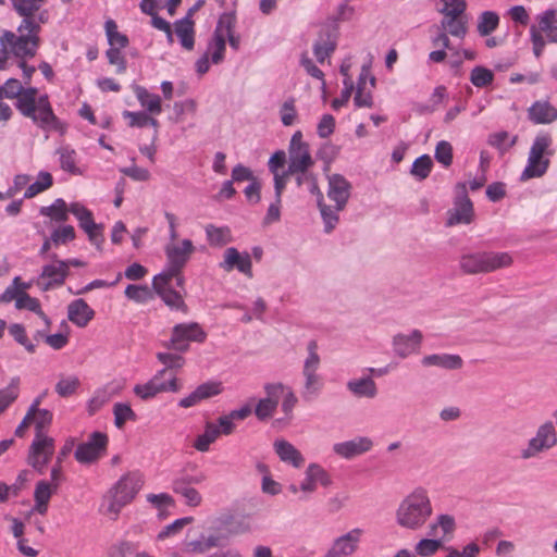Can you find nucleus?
I'll return each mask as SVG.
<instances>
[{
	"label": "nucleus",
	"mask_w": 557,
	"mask_h": 557,
	"mask_svg": "<svg viewBox=\"0 0 557 557\" xmlns=\"http://www.w3.org/2000/svg\"><path fill=\"white\" fill-rule=\"evenodd\" d=\"M3 89L8 99H16L18 112L42 131H59L62 123L54 114L47 94L39 95L36 87H24L18 79L9 78Z\"/></svg>",
	"instance_id": "1"
},
{
	"label": "nucleus",
	"mask_w": 557,
	"mask_h": 557,
	"mask_svg": "<svg viewBox=\"0 0 557 557\" xmlns=\"http://www.w3.org/2000/svg\"><path fill=\"white\" fill-rule=\"evenodd\" d=\"M40 29L24 28L16 33L3 30L0 35V47L7 49L11 55L17 59V65L23 72L25 84H29L36 69L27 65L26 61L36 55L40 45Z\"/></svg>",
	"instance_id": "2"
},
{
	"label": "nucleus",
	"mask_w": 557,
	"mask_h": 557,
	"mask_svg": "<svg viewBox=\"0 0 557 557\" xmlns=\"http://www.w3.org/2000/svg\"><path fill=\"white\" fill-rule=\"evenodd\" d=\"M433 508L428 491L418 486L399 504L396 511L397 523L408 530H419L432 516Z\"/></svg>",
	"instance_id": "3"
},
{
	"label": "nucleus",
	"mask_w": 557,
	"mask_h": 557,
	"mask_svg": "<svg viewBox=\"0 0 557 557\" xmlns=\"http://www.w3.org/2000/svg\"><path fill=\"white\" fill-rule=\"evenodd\" d=\"M553 139L548 133H540L535 136L527 160V165L520 175V181L544 176L549 168V158L554 154Z\"/></svg>",
	"instance_id": "4"
},
{
	"label": "nucleus",
	"mask_w": 557,
	"mask_h": 557,
	"mask_svg": "<svg viewBox=\"0 0 557 557\" xmlns=\"http://www.w3.org/2000/svg\"><path fill=\"white\" fill-rule=\"evenodd\" d=\"M321 358L318 354V344L311 341L307 345V357L304 360L301 369V397L305 401L315 399L323 389V377L319 374Z\"/></svg>",
	"instance_id": "5"
},
{
	"label": "nucleus",
	"mask_w": 557,
	"mask_h": 557,
	"mask_svg": "<svg viewBox=\"0 0 557 557\" xmlns=\"http://www.w3.org/2000/svg\"><path fill=\"white\" fill-rule=\"evenodd\" d=\"M512 258L508 252L478 251L460 257V269L467 274L488 273L509 267Z\"/></svg>",
	"instance_id": "6"
},
{
	"label": "nucleus",
	"mask_w": 557,
	"mask_h": 557,
	"mask_svg": "<svg viewBox=\"0 0 557 557\" xmlns=\"http://www.w3.org/2000/svg\"><path fill=\"white\" fill-rule=\"evenodd\" d=\"M143 478L137 472L122 476L111 490V500L108 510L117 515L121 509L129 504L143 486Z\"/></svg>",
	"instance_id": "7"
},
{
	"label": "nucleus",
	"mask_w": 557,
	"mask_h": 557,
	"mask_svg": "<svg viewBox=\"0 0 557 557\" xmlns=\"http://www.w3.org/2000/svg\"><path fill=\"white\" fill-rule=\"evenodd\" d=\"M195 251L196 247L188 238L180 239L177 237V239H170L164 246L168 268L161 273L173 276L176 275L177 272H182Z\"/></svg>",
	"instance_id": "8"
},
{
	"label": "nucleus",
	"mask_w": 557,
	"mask_h": 557,
	"mask_svg": "<svg viewBox=\"0 0 557 557\" xmlns=\"http://www.w3.org/2000/svg\"><path fill=\"white\" fill-rule=\"evenodd\" d=\"M11 3L15 12L23 17L16 30L41 29V24L49 20L48 10H40L41 4L35 0H11Z\"/></svg>",
	"instance_id": "9"
},
{
	"label": "nucleus",
	"mask_w": 557,
	"mask_h": 557,
	"mask_svg": "<svg viewBox=\"0 0 557 557\" xmlns=\"http://www.w3.org/2000/svg\"><path fill=\"white\" fill-rule=\"evenodd\" d=\"M207 337L200 324L196 322L178 323L172 330V336L166 344L168 348L185 352L191 342L202 343Z\"/></svg>",
	"instance_id": "10"
},
{
	"label": "nucleus",
	"mask_w": 557,
	"mask_h": 557,
	"mask_svg": "<svg viewBox=\"0 0 557 557\" xmlns=\"http://www.w3.org/2000/svg\"><path fill=\"white\" fill-rule=\"evenodd\" d=\"M313 159L309 151V146L302 140V134L297 131L290 138L288 147V168L289 176L299 172L310 170L313 165Z\"/></svg>",
	"instance_id": "11"
},
{
	"label": "nucleus",
	"mask_w": 557,
	"mask_h": 557,
	"mask_svg": "<svg viewBox=\"0 0 557 557\" xmlns=\"http://www.w3.org/2000/svg\"><path fill=\"white\" fill-rule=\"evenodd\" d=\"M557 444V432L552 421L541 424L533 437L528 442L527 448L521 450L522 459H530L542 451L553 448Z\"/></svg>",
	"instance_id": "12"
},
{
	"label": "nucleus",
	"mask_w": 557,
	"mask_h": 557,
	"mask_svg": "<svg viewBox=\"0 0 557 557\" xmlns=\"http://www.w3.org/2000/svg\"><path fill=\"white\" fill-rule=\"evenodd\" d=\"M54 451L53 438L44 433H36L29 447L28 465L39 473H44Z\"/></svg>",
	"instance_id": "13"
},
{
	"label": "nucleus",
	"mask_w": 557,
	"mask_h": 557,
	"mask_svg": "<svg viewBox=\"0 0 557 557\" xmlns=\"http://www.w3.org/2000/svg\"><path fill=\"white\" fill-rule=\"evenodd\" d=\"M108 436L106 433L96 431L88 440L79 444L75 450V458L81 463H90L99 459L107 450Z\"/></svg>",
	"instance_id": "14"
},
{
	"label": "nucleus",
	"mask_w": 557,
	"mask_h": 557,
	"mask_svg": "<svg viewBox=\"0 0 557 557\" xmlns=\"http://www.w3.org/2000/svg\"><path fill=\"white\" fill-rule=\"evenodd\" d=\"M51 258L54 262L44 265L40 275L35 280V284L42 292H48L62 286L67 277L63 261L57 260L55 255Z\"/></svg>",
	"instance_id": "15"
},
{
	"label": "nucleus",
	"mask_w": 557,
	"mask_h": 557,
	"mask_svg": "<svg viewBox=\"0 0 557 557\" xmlns=\"http://www.w3.org/2000/svg\"><path fill=\"white\" fill-rule=\"evenodd\" d=\"M473 216V205L467 194V184L458 183L456 185V199L454 210L448 218V225L469 224Z\"/></svg>",
	"instance_id": "16"
},
{
	"label": "nucleus",
	"mask_w": 557,
	"mask_h": 557,
	"mask_svg": "<svg viewBox=\"0 0 557 557\" xmlns=\"http://www.w3.org/2000/svg\"><path fill=\"white\" fill-rule=\"evenodd\" d=\"M172 280L173 276L159 273L153 277L152 286L166 306L174 310L187 312V306L184 302L182 295L170 286Z\"/></svg>",
	"instance_id": "17"
},
{
	"label": "nucleus",
	"mask_w": 557,
	"mask_h": 557,
	"mask_svg": "<svg viewBox=\"0 0 557 557\" xmlns=\"http://www.w3.org/2000/svg\"><path fill=\"white\" fill-rule=\"evenodd\" d=\"M361 529H352L349 532L336 537L324 557H349L354 555L360 544Z\"/></svg>",
	"instance_id": "18"
},
{
	"label": "nucleus",
	"mask_w": 557,
	"mask_h": 557,
	"mask_svg": "<svg viewBox=\"0 0 557 557\" xmlns=\"http://www.w3.org/2000/svg\"><path fill=\"white\" fill-rule=\"evenodd\" d=\"M264 391L267 396L261 398L255 408V414L259 420H265L274 413L285 386L282 383H269L264 385Z\"/></svg>",
	"instance_id": "19"
},
{
	"label": "nucleus",
	"mask_w": 557,
	"mask_h": 557,
	"mask_svg": "<svg viewBox=\"0 0 557 557\" xmlns=\"http://www.w3.org/2000/svg\"><path fill=\"white\" fill-rule=\"evenodd\" d=\"M220 268L225 272L238 270L248 277L252 276V262L250 255L246 251L239 252L235 247H228L223 253V261Z\"/></svg>",
	"instance_id": "20"
},
{
	"label": "nucleus",
	"mask_w": 557,
	"mask_h": 557,
	"mask_svg": "<svg viewBox=\"0 0 557 557\" xmlns=\"http://www.w3.org/2000/svg\"><path fill=\"white\" fill-rule=\"evenodd\" d=\"M422 341L423 334L419 330H412L410 334L398 333L393 337V351L396 356L405 359L419 352Z\"/></svg>",
	"instance_id": "21"
},
{
	"label": "nucleus",
	"mask_w": 557,
	"mask_h": 557,
	"mask_svg": "<svg viewBox=\"0 0 557 557\" xmlns=\"http://www.w3.org/2000/svg\"><path fill=\"white\" fill-rule=\"evenodd\" d=\"M327 180V197L337 205V210H344L350 197V183L341 174H332Z\"/></svg>",
	"instance_id": "22"
},
{
	"label": "nucleus",
	"mask_w": 557,
	"mask_h": 557,
	"mask_svg": "<svg viewBox=\"0 0 557 557\" xmlns=\"http://www.w3.org/2000/svg\"><path fill=\"white\" fill-rule=\"evenodd\" d=\"M286 163V153L283 150H278L274 152L268 161V168L271 174L273 175L274 181V194H283L287 181L289 178V173H287V169L285 170Z\"/></svg>",
	"instance_id": "23"
},
{
	"label": "nucleus",
	"mask_w": 557,
	"mask_h": 557,
	"mask_svg": "<svg viewBox=\"0 0 557 557\" xmlns=\"http://www.w3.org/2000/svg\"><path fill=\"white\" fill-rule=\"evenodd\" d=\"M337 45V29L327 27L323 29L313 45V54L319 63L324 61L334 52Z\"/></svg>",
	"instance_id": "24"
},
{
	"label": "nucleus",
	"mask_w": 557,
	"mask_h": 557,
	"mask_svg": "<svg viewBox=\"0 0 557 557\" xmlns=\"http://www.w3.org/2000/svg\"><path fill=\"white\" fill-rule=\"evenodd\" d=\"M372 441L369 437H355L350 441L335 443L333 451L344 458L351 459L372 448Z\"/></svg>",
	"instance_id": "25"
},
{
	"label": "nucleus",
	"mask_w": 557,
	"mask_h": 557,
	"mask_svg": "<svg viewBox=\"0 0 557 557\" xmlns=\"http://www.w3.org/2000/svg\"><path fill=\"white\" fill-rule=\"evenodd\" d=\"M374 87V77L368 66L363 65L359 74L356 95L354 98L357 107H370L372 103L371 90Z\"/></svg>",
	"instance_id": "26"
},
{
	"label": "nucleus",
	"mask_w": 557,
	"mask_h": 557,
	"mask_svg": "<svg viewBox=\"0 0 557 557\" xmlns=\"http://www.w3.org/2000/svg\"><path fill=\"white\" fill-rule=\"evenodd\" d=\"M273 449L284 463L300 468L305 463L302 454L288 441L280 438L273 443Z\"/></svg>",
	"instance_id": "27"
},
{
	"label": "nucleus",
	"mask_w": 557,
	"mask_h": 557,
	"mask_svg": "<svg viewBox=\"0 0 557 557\" xmlns=\"http://www.w3.org/2000/svg\"><path fill=\"white\" fill-rule=\"evenodd\" d=\"M95 311L82 299H75L67 306V319L78 327H85L94 319Z\"/></svg>",
	"instance_id": "28"
},
{
	"label": "nucleus",
	"mask_w": 557,
	"mask_h": 557,
	"mask_svg": "<svg viewBox=\"0 0 557 557\" xmlns=\"http://www.w3.org/2000/svg\"><path fill=\"white\" fill-rule=\"evenodd\" d=\"M423 367H436L444 370H458L462 368L463 360L459 355L455 354H432L421 359Z\"/></svg>",
	"instance_id": "29"
},
{
	"label": "nucleus",
	"mask_w": 557,
	"mask_h": 557,
	"mask_svg": "<svg viewBox=\"0 0 557 557\" xmlns=\"http://www.w3.org/2000/svg\"><path fill=\"white\" fill-rule=\"evenodd\" d=\"M528 114L535 124H549L557 120V109L548 101H535L529 108Z\"/></svg>",
	"instance_id": "30"
},
{
	"label": "nucleus",
	"mask_w": 557,
	"mask_h": 557,
	"mask_svg": "<svg viewBox=\"0 0 557 557\" xmlns=\"http://www.w3.org/2000/svg\"><path fill=\"white\" fill-rule=\"evenodd\" d=\"M58 488L48 481H38L34 492L35 505L33 510L39 515H46L51 496L57 493Z\"/></svg>",
	"instance_id": "31"
},
{
	"label": "nucleus",
	"mask_w": 557,
	"mask_h": 557,
	"mask_svg": "<svg viewBox=\"0 0 557 557\" xmlns=\"http://www.w3.org/2000/svg\"><path fill=\"white\" fill-rule=\"evenodd\" d=\"M133 90L138 102L146 110L145 112L152 115H159L162 112V103L159 95L152 94L147 88L139 85H135Z\"/></svg>",
	"instance_id": "32"
},
{
	"label": "nucleus",
	"mask_w": 557,
	"mask_h": 557,
	"mask_svg": "<svg viewBox=\"0 0 557 557\" xmlns=\"http://www.w3.org/2000/svg\"><path fill=\"white\" fill-rule=\"evenodd\" d=\"M537 30L540 34L546 35L548 42L557 44V18L556 11L553 9L545 10L536 15Z\"/></svg>",
	"instance_id": "33"
},
{
	"label": "nucleus",
	"mask_w": 557,
	"mask_h": 557,
	"mask_svg": "<svg viewBox=\"0 0 557 557\" xmlns=\"http://www.w3.org/2000/svg\"><path fill=\"white\" fill-rule=\"evenodd\" d=\"M226 50L225 34L221 32V27H215V30L208 42L207 51L211 63L220 64L224 61Z\"/></svg>",
	"instance_id": "34"
},
{
	"label": "nucleus",
	"mask_w": 557,
	"mask_h": 557,
	"mask_svg": "<svg viewBox=\"0 0 557 557\" xmlns=\"http://www.w3.org/2000/svg\"><path fill=\"white\" fill-rule=\"evenodd\" d=\"M347 389L356 397L372 398L376 395L377 388L371 376L364 375L347 382Z\"/></svg>",
	"instance_id": "35"
},
{
	"label": "nucleus",
	"mask_w": 557,
	"mask_h": 557,
	"mask_svg": "<svg viewBox=\"0 0 557 557\" xmlns=\"http://www.w3.org/2000/svg\"><path fill=\"white\" fill-rule=\"evenodd\" d=\"M149 381L153 384L159 394L166 392L176 393L182 388V384L176 376L168 374L166 369L159 370Z\"/></svg>",
	"instance_id": "36"
},
{
	"label": "nucleus",
	"mask_w": 557,
	"mask_h": 557,
	"mask_svg": "<svg viewBox=\"0 0 557 557\" xmlns=\"http://www.w3.org/2000/svg\"><path fill=\"white\" fill-rule=\"evenodd\" d=\"M115 394L116 391L111 385L97 388L87 403V411L89 416L98 412Z\"/></svg>",
	"instance_id": "37"
},
{
	"label": "nucleus",
	"mask_w": 557,
	"mask_h": 557,
	"mask_svg": "<svg viewBox=\"0 0 557 557\" xmlns=\"http://www.w3.org/2000/svg\"><path fill=\"white\" fill-rule=\"evenodd\" d=\"M175 34L180 39L182 47L186 50H193L195 46L194 23L189 18H183L175 23Z\"/></svg>",
	"instance_id": "38"
},
{
	"label": "nucleus",
	"mask_w": 557,
	"mask_h": 557,
	"mask_svg": "<svg viewBox=\"0 0 557 557\" xmlns=\"http://www.w3.org/2000/svg\"><path fill=\"white\" fill-rule=\"evenodd\" d=\"M172 490L177 495H181L189 507H198L202 502L201 494L191 485L185 484L184 481H173Z\"/></svg>",
	"instance_id": "39"
},
{
	"label": "nucleus",
	"mask_w": 557,
	"mask_h": 557,
	"mask_svg": "<svg viewBox=\"0 0 557 557\" xmlns=\"http://www.w3.org/2000/svg\"><path fill=\"white\" fill-rule=\"evenodd\" d=\"M317 203H318V207H319V210L321 213V218L324 223V232L331 233L335 228L336 224L338 223V220H339L338 212L341 210H337V205H335L334 207L327 206L324 202L323 195L321 197L317 198Z\"/></svg>",
	"instance_id": "40"
},
{
	"label": "nucleus",
	"mask_w": 557,
	"mask_h": 557,
	"mask_svg": "<svg viewBox=\"0 0 557 557\" xmlns=\"http://www.w3.org/2000/svg\"><path fill=\"white\" fill-rule=\"evenodd\" d=\"M15 307L18 310L26 309L32 312H35L42 321L44 325L49 327L50 320L41 310L40 302L37 298H34L29 296L27 293L22 292L20 297L16 299Z\"/></svg>",
	"instance_id": "41"
},
{
	"label": "nucleus",
	"mask_w": 557,
	"mask_h": 557,
	"mask_svg": "<svg viewBox=\"0 0 557 557\" xmlns=\"http://www.w3.org/2000/svg\"><path fill=\"white\" fill-rule=\"evenodd\" d=\"M60 166L63 171L74 175L82 174L77 166V152L70 146H62L57 150Z\"/></svg>",
	"instance_id": "42"
},
{
	"label": "nucleus",
	"mask_w": 557,
	"mask_h": 557,
	"mask_svg": "<svg viewBox=\"0 0 557 557\" xmlns=\"http://www.w3.org/2000/svg\"><path fill=\"white\" fill-rule=\"evenodd\" d=\"M70 206L62 198L55 199L50 206L41 207L40 214L55 222H65L69 218Z\"/></svg>",
	"instance_id": "43"
},
{
	"label": "nucleus",
	"mask_w": 557,
	"mask_h": 557,
	"mask_svg": "<svg viewBox=\"0 0 557 557\" xmlns=\"http://www.w3.org/2000/svg\"><path fill=\"white\" fill-rule=\"evenodd\" d=\"M220 436V429L215 423L207 422L202 434L198 435L195 440L194 447L198 451H208L210 445Z\"/></svg>",
	"instance_id": "44"
},
{
	"label": "nucleus",
	"mask_w": 557,
	"mask_h": 557,
	"mask_svg": "<svg viewBox=\"0 0 557 557\" xmlns=\"http://www.w3.org/2000/svg\"><path fill=\"white\" fill-rule=\"evenodd\" d=\"M456 523L455 519L450 515H440L436 520L430 524L429 535L438 536V539H443L447 534L451 533L455 530Z\"/></svg>",
	"instance_id": "45"
},
{
	"label": "nucleus",
	"mask_w": 557,
	"mask_h": 557,
	"mask_svg": "<svg viewBox=\"0 0 557 557\" xmlns=\"http://www.w3.org/2000/svg\"><path fill=\"white\" fill-rule=\"evenodd\" d=\"M78 223L79 227L87 234L89 242L99 248L103 242V227L94 221L92 213L88 218L78 221Z\"/></svg>",
	"instance_id": "46"
},
{
	"label": "nucleus",
	"mask_w": 557,
	"mask_h": 557,
	"mask_svg": "<svg viewBox=\"0 0 557 557\" xmlns=\"http://www.w3.org/2000/svg\"><path fill=\"white\" fill-rule=\"evenodd\" d=\"M499 15L495 11H484L479 15L476 29L480 36H490L499 25Z\"/></svg>",
	"instance_id": "47"
},
{
	"label": "nucleus",
	"mask_w": 557,
	"mask_h": 557,
	"mask_svg": "<svg viewBox=\"0 0 557 557\" xmlns=\"http://www.w3.org/2000/svg\"><path fill=\"white\" fill-rule=\"evenodd\" d=\"M206 235L211 246L222 247L232 240L228 227H216L209 224L206 226Z\"/></svg>",
	"instance_id": "48"
},
{
	"label": "nucleus",
	"mask_w": 557,
	"mask_h": 557,
	"mask_svg": "<svg viewBox=\"0 0 557 557\" xmlns=\"http://www.w3.org/2000/svg\"><path fill=\"white\" fill-rule=\"evenodd\" d=\"M104 30L108 38V42L112 48L123 49L128 45V38L126 35L117 30V25L113 20H107L104 23Z\"/></svg>",
	"instance_id": "49"
},
{
	"label": "nucleus",
	"mask_w": 557,
	"mask_h": 557,
	"mask_svg": "<svg viewBox=\"0 0 557 557\" xmlns=\"http://www.w3.org/2000/svg\"><path fill=\"white\" fill-rule=\"evenodd\" d=\"M114 425L122 429L127 421H136L137 414L127 403H115L113 406Z\"/></svg>",
	"instance_id": "50"
},
{
	"label": "nucleus",
	"mask_w": 557,
	"mask_h": 557,
	"mask_svg": "<svg viewBox=\"0 0 557 557\" xmlns=\"http://www.w3.org/2000/svg\"><path fill=\"white\" fill-rule=\"evenodd\" d=\"M53 183L52 175L49 172L41 171L38 173L36 182L30 184L25 194L24 197L29 199L35 197L36 195L45 191L46 189L50 188Z\"/></svg>",
	"instance_id": "51"
},
{
	"label": "nucleus",
	"mask_w": 557,
	"mask_h": 557,
	"mask_svg": "<svg viewBox=\"0 0 557 557\" xmlns=\"http://www.w3.org/2000/svg\"><path fill=\"white\" fill-rule=\"evenodd\" d=\"M433 168V161L429 154H422L417 158L411 166L410 173L419 181L425 180Z\"/></svg>",
	"instance_id": "52"
},
{
	"label": "nucleus",
	"mask_w": 557,
	"mask_h": 557,
	"mask_svg": "<svg viewBox=\"0 0 557 557\" xmlns=\"http://www.w3.org/2000/svg\"><path fill=\"white\" fill-rule=\"evenodd\" d=\"M441 27L457 38H463L467 34V25L462 16L444 17L441 22Z\"/></svg>",
	"instance_id": "53"
},
{
	"label": "nucleus",
	"mask_w": 557,
	"mask_h": 557,
	"mask_svg": "<svg viewBox=\"0 0 557 557\" xmlns=\"http://www.w3.org/2000/svg\"><path fill=\"white\" fill-rule=\"evenodd\" d=\"M216 27H221V32H224L225 39H228L230 46L237 50L239 48L240 38L236 36L233 32L234 28V17L228 14H224L220 17Z\"/></svg>",
	"instance_id": "54"
},
{
	"label": "nucleus",
	"mask_w": 557,
	"mask_h": 557,
	"mask_svg": "<svg viewBox=\"0 0 557 557\" xmlns=\"http://www.w3.org/2000/svg\"><path fill=\"white\" fill-rule=\"evenodd\" d=\"M294 176L297 185L299 187L306 186L309 193L315 196V198H319L323 195L318 186L315 175L310 170L299 172L294 174Z\"/></svg>",
	"instance_id": "55"
},
{
	"label": "nucleus",
	"mask_w": 557,
	"mask_h": 557,
	"mask_svg": "<svg viewBox=\"0 0 557 557\" xmlns=\"http://www.w3.org/2000/svg\"><path fill=\"white\" fill-rule=\"evenodd\" d=\"M18 385L20 379L13 377L5 388L0 389V413L17 398Z\"/></svg>",
	"instance_id": "56"
},
{
	"label": "nucleus",
	"mask_w": 557,
	"mask_h": 557,
	"mask_svg": "<svg viewBox=\"0 0 557 557\" xmlns=\"http://www.w3.org/2000/svg\"><path fill=\"white\" fill-rule=\"evenodd\" d=\"M494 81V73L481 65L472 69L470 74V82L478 88L486 87Z\"/></svg>",
	"instance_id": "57"
},
{
	"label": "nucleus",
	"mask_w": 557,
	"mask_h": 557,
	"mask_svg": "<svg viewBox=\"0 0 557 557\" xmlns=\"http://www.w3.org/2000/svg\"><path fill=\"white\" fill-rule=\"evenodd\" d=\"M441 3L443 7L438 9V12L445 17L462 16L467 9L466 0H441Z\"/></svg>",
	"instance_id": "58"
},
{
	"label": "nucleus",
	"mask_w": 557,
	"mask_h": 557,
	"mask_svg": "<svg viewBox=\"0 0 557 557\" xmlns=\"http://www.w3.org/2000/svg\"><path fill=\"white\" fill-rule=\"evenodd\" d=\"M305 474H307L314 483L321 484L322 486H330L332 484V479L326 470L320 466L319 463L312 462L310 463Z\"/></svg>",
	"instance_id": "59"
},
{
	"label": "nucleus",
	"mask_w": 557,
	"mask_h": 557,
	"mask_svg": "<svg viewBox=\"0 0 557 557\" xmlns=\"http://www.w3.org/2000/svg\"><path fill=\"white\" fill-rule=\"evenodd\" d=\"M125 296L138 304H145L152 298V294L146 285L129 284L125 288Z\"/></svg>",
	"instance_id": "60"
},
{
	"label": "nucleus",
	"mask_w": 557,
	"mask_h": 557,
	"mask_svg": "<svg viewBox=\"0 0 557 557\" xmlns=\"http://www.w3.org/2000/svg\"><path fill=\"white\" fill-rule=\"evenodd\" d=\"M47 330L48 327L46 325L45 329L38 330L35 334V339H44L53 349H61L67 344L69 338L66 335L61 333L48 335Z\"/></svg>",
	"instance_id": "61"
},
{
	"label": "nucleus",
	"mask_w": 557,
	"mask_h": 557,
	"mask_svg": "<svg viewBox=\"0 0 557 557\" xmlns=\"http://www.w3.org/2000/svg\"><path fill=\"white\" fill-rule=\"evenodd\" d=\"M79 384L81 382L75 375L62 376L55 385V392L61 397H69L76 392Z\"/></svg>",
	"instance_id": "62"
},
{
	"label": "nucleus",
	"mask_w": 557,
	"mask_h": 557,
	"mask_svg": "<svg viewBox=\"0 0 557 557\" xmlns=\"http://www.w3.org/2000/svg\"><path fill=\"white\" fill-rule=\"evenodd\" d=\"M434 157L438 163L448 168L453 163V146L446 140L438 141Z\"/></svg>",
	"instance_id": "63"
},
{
	"label": "nucleus",
	"mask_w": 557,
	"mask_h": 557,
	"mask_svg": "<svg viewBox=\"0 0 557 557\" xmlns=\"http://www.w3.org/2000/svg\"><path fill=\"white\" fill-rule=\"evenodd\" d=\"M442 546L441 539H423L416 545V554L422 557H429L435 554Z\"/></svg>",
	"instance_id": "64"
}]
</instances>
